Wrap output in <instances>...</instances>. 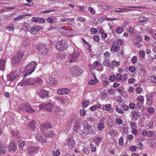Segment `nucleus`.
I'll list each match as a JSON object with an SVG mask.
<instances>
[{
    "label": "nucleus",
    "mask_w": 156,
    "mask_h": 156,
    "mask_svg": "<svg viewBox=\"0 0 156 156\" xmlns=\"http://www.w3.org/2000/svg\"><path fill=\"white\" fill-rule=\"evenodd\" d=\"M83 129L81 130V132L86 134H94L97 130L96 128L92 125H89L86 121H84L81 124Z\"/></svg>",
    "instance_id": "obj_1"
},
{
    "label": "nucleus",
    "mask_w": 156,
    "mask_h": 156,
    "mask_svg": "<svg viewBox=\"0 0 156 156\" xmlns=\"http://www.w3.org/2000/svg\"><path fill=\"white\" fill-rule=\"evenodd\" d=\"M24 56V53L21 51H19L12 58L11 63L14 66H16L21 62Z\"/></svg>",
    "instance_id": "obj_2"
},
{
    "label": "nucleus",
    "mask_w": 156,
    "mask_h": 156,
    "mask_svg": "<svg viewBox=\"0 0 156 156\" xmlns=\"http://www.w3.org/2000/svg\"><path fill=\"white\" fill-rule=\"evenodd\" d=\"M67 44L66 40H62L56 42L55 44V47L57 50L63 51L67 49Z\"/></svg>",
    "instance_id": "obj_3"
},
{
    "label": "nucleus",
    "mask_w": 156,
    "mask_h": 156,
    "mask_svg": "<svg viewBox=\"0 0 156 156\" xmlns=\"http://www.w3.org/2000/svg\"><path fill=\"white\" fill-rule=\"evenodd\" d=\"M37 49L39 54L41 55H46L48 52V49L46 45L44 43L38 44L36 45Z\"/></svg>",
    "instance_id": "obj_4"
},
{
    "label": "nucleus",
    "mask_w": 156,
    "mask_h": 156,
    "mask_svg": "<svg viewBox=\"0 0 156 156\" xmlns=\"http://www.w3.org/2000/svg\"><path fill=\"white\" fill-rule=\"evenodd\" d=\"M83 72V70L79 68L77 66H75L70 68V73L74 76H78L81 74Z\"/></svg>",
    "instance_id": "obj_5"
},
{
    "label": "nucleus",
    "mask_w": 156,
    "mask_h": 156,
    "mask_svg": "<svg viewBox=\"0 0 156 156\" xmlns=\"http://www.w3.org/2000/svg\"><path fill=\"white\" fill-rule=\"evenodd\" d=\"M37 65L35 62H32L28 65L25 68V71L27 74H31L34 70L36 67Z\"/></svg>",
    "instance_id": "obj_6"
},
{
    "label": "nucleus",
    "mask_w": 156,
    "mask_h": 156,
    "mask_svg": "<svg viewBox=\"0 0 156 156\" xmlns=\"http://www.w3.org/2000/svg\"><path fill=\"white\" fill-rule=\"evenodd\" d=\"M19 108L21 110L24 109L26 112L29 113H34L35 111L30 105L26 104H23L20 105Z\"/></svg>",
    "instance_id": "obj_7"
},
{
    "label": "nucleus",
    "mask_w": 156,
    "mask_h": 156,
    "mask_svg": "<svg viewBox=\"0 0 156 156\" xmlns=\"http://www.w3.org/2000/svg\"><path fill=\"white\" fill-rule=\"evenodd\" d=\"M28 80L29 85H36L43 83L42 80L39 78H29Z\"/></svg>",
    "instance_id": "obj_8"
},
{
    "label": "nucleus",
    "mask_w": 156,
    "mask_h": 156,
    "mask_svg": "<svg viewBox=\"0 0 156 156\" xmlns=\"http://www.w3.org/2000/svg\"><path fill=\"white\" fill-rule=\"evenodd\" d=\"M80 53L76 51H74L73 53L69 55V59L70 62H75L76 59L79 57Z\"/></svg>",
    "instance_id": "obj_9"
},
{
    "label": "nucleus",
    "mask_w": 156,
    "mask_h": 156,
    "mask_svg": "<svg viewBox=\"0 0 156 156\" xmlns=\"http://www.w3.org/2000/svg\"><path fill=\"white\" fill-rule=\"evenodd\" d=\"M40 109H42L50 111L53 107V104L51 102H48L47 104H42L39 105Z\"/></svg>",
    "instance_id": "obj_10"
},
{
    "label": "nucleus",
    "mask_w": 156,
    "mask_h": 156,
    "mask_svg": "<svg viewBox=\"0 0 156 156\" xmlns=\"http://www.w3.org/2000/svg\"><path fill=\"white\" fill-rule=\"evenodd\" d=\"M19 76V74H18L16 70L11 72L7 76L8 80L9 81H13Z\"/></svg>",
    "instance_id": "obj_11"
},
{
    "label": "nucleus",
    "mask_w": 156,
    "mask_h": 156,
    "mask_svg": "<svg viewBox=\"0 0 156 156\" xmlns=\"http://www.w3.org/2000/svg\"><path fill=\"white\" fill-rule=\"evenodd\" d=\"M16 145L15 144L14 141H12L11 142L9 147V151L10 152H14L16 148Z\"/></svg>",
    "instance_id": "obj_12"
},
{
    "label": "nucleus",
    "mask_w": 156,
    "mask_h": 156,
    "mask_svg": "<svg viewBox=\"0 0 156 156\" xmlns=\"http://www.w3.org/2000/svg\"><path fill=\"white\" fill-rule=\"evenodd\" d=\"M100 7L104 9L109 10L110 11L115 10L116 9L112 6L107 5L105 3H103L100 5Z\"/></svg>",
    "instance_id": "obj_13"
},
{
    "label": "nucleus",
    "mask_w": 156,
    "mask_h": 156,
    "mask_svg": "<svg viewBox=\"0 0 156 156\" xmlns=\"http://www.w3.org/2000/svg\"><path fill=\"white\" fill-rule=\"evenodd\" d=\"M49 92L47 90L44 89H41L39 93V95L40 97L43 99L47 97L48 96Z\"/></svg>",
    "instance_id": "obj_14"
},
{
    "label": "nucleus",
    "mask_w": 156,
    "mask_h": 156,
    "mask_svg": "<svg viewBox=\"0 0 156 156\" xmlns=\"http://www.w3.org/2000/svg\"><path fill=\"white\" fill-rule=\"evenodd\" d=\"M49 81L48 82V83L50 86H54L57 84L58 83L57 80H55L54 78L52 77H49Z\"/></svg>",
    "instance_id": "obj_15"
},
{
    "label": "nucleus",
    "mask_w": 156,
    "mask_h": 156,
    "mask_svg": "<svg viewBox=\"0 0 156 156\" xmlns=\"http://www.w3.org/2000/svg\"><path fill=\"white\" fill-rule=\"evenodd\" d=\"M131 113L132 115V119L133 121L137 120L140 114V112L136 111H132Z\"/></svg>",
    "instance_id": "obj_16"
},
{
    "label": "nucleus",
    "mask_w": 156,
    "mask_h": 156,
    "mask_svg": "<svg viewBox=\"0 0 156 156\" xmlns=\"http://www.w3.org/2000/svg\"><path fill=\"white\" fill-rule=\"evenodd\" d=\"M68 142L67 144L68 146L70 148H73L75 146V142L72 137L68 139Z\"/></svg>",
    "instance_id": "obj_17"
},
{
    "label": "nucleus",
    "mask_w": 156,
    "mask_h": 156,
    "mask_svg": "<svg viewBox=\"0 0 156 156\" xmlns=\"http://www.w3.org/2000/svg\"><path fill=\"white\" fill-rule=\"evenodd\" d=\"M69 92V90L65 88L59 89L57 90V92L59 95L68 94Z\"/></svg>",
    "instance_id": "obj_18"
},
{
    "label": "nucleus",
    "mask_w": 156,
    "mask_h": 156,
    "mask_svg": "<svg viewBox=\"0 0 156 156\" xmlns=\"http://www.w3.org/2000/svg\"><path fill=\"white\" fill-rule=\"evenodd\" d=\"M27 127L30 129H34L35 127V121L32 120L27 125Z\"/></svg>",
    "instance_id": "obj_19"
},
{
    "label": "nucleus",
    "mask_w": 156,
    "mask_h": 156,
    "mask_svg": "<svg viewBox=\"0 0 156 156\" xmlns=\"http://www.w3.org/2000/svg\"><path fill=\"white\" fill-rule=\"evenodd\" d=\"M142 134L144 135H146L148 136L151 137L153 135V133L151 131H147L145 130H143L142 131Z\"/></svg>",
    "instance_id": "obj_20"
},
{
    "label": "nucleus",
    "mask_w": 156,
    "mask_h": 156,
    "mask_svg": "<svg viewBox=\"0 0 156 156\" xmlns=\"http://www.w3.org/2000/svg\"><path fill=\"white\" fill-rule=\"evenodd\" d=\"M25 144L26 142L24 141L20 140L18 141V145L20 150L24 149L23 147Z\"/></svg>",
    "instance_id": "obj_21"
},
{
    "label": "nucleus",
    "mask_w": 156,
    "mask_h": 156,
    "mask_svg": "<svg viewBox=\"0 0 156 156\" xmlns=\"http://www.w3.org/2000/svg\"><path fill=\"white\" fill-rule=\"evenodd\" d=\"M5 59H0V69L3 71L4 70L5 67Z\"/></svg>",
    "instance_id": "obj_22"
},
{
    "label": "nucleus",
    "mask_w": 156,
    "mask_h": 156,
    "mask_svg": "<svg viewBox=\"0 0 156 156\" xmlns=\"http://www.w3.org/2000/svg\"><path fill=\"white\" fill-rule=\"evenodd\" d=\"M38 149V147H30L28 149V151L30 154H32Z\"/></svg>",
    "instance_id": "obj_23"
},
{
    "label": "nucleus",
    "mask_w": 156,
    "mask_h": 156,
    "mask_svg": "<svg viewBox=\"0 0 156 156\" xmlns=\"http://www.w3.org/2000/svg\"><path fill=\"white\" fill-rule=\"evenodd\" d=\"M22 28L24 30L28 32L30 29V26L27 23H25L23 24Z\"/></svg>",
    "instance_id": "obj_24"
},
{
    "label": "nucleus",
    "mask_w": 156,
    "mask_h": 156,
    "mask_svg": "<svg viewBox=\"0 0 156 156\" xmlns=\"http://www.w3.org/2000/svg\"><path fill=\"white\" fill-rule=\"evenodd\" d=\"M103 64L106 67H111V66H112V65L110 64L109 61L107 58L105 59L103 62Z\"/></svg>",
    "instance_id": "obj_25"
},
{
    "label": "nucleus",
    "mask_w": 156,
    "mask_h": 156,
    "mask_svg": "<svg viewBox=\"0 0 156 156\" xmlns=\"http://www.w3.org/2000/svg\"><path fill=\"white\" fill-rule=\"evenodd\" d=\"M128 8L127 9H122L120 8H119L118 9V10H116V9H115V10L114 11H115L116 12H124V10H131L132 9H130V8H135V7H128ZM116 9V8H115Z\"/></svg>",
    "instance_id": "obj_26"
},
{
    "label": "nucleus",
    "mask_w": 156,
    "mask_h": 156,
    "mask_svg": "<svg viewBox=\"0 0 156 156\" xmlns=\"http://www.w3.org/2000/svg\"><path fill=\"white\" fill-rule=\"evenodd\" d=\"M41 126L45 129H48L51 127V125L49 122H47L42 124Z\"/></svg>",
    "instance_id": "obj_27"
},
{
    "label": "nucleus",
    "mask_w": 156,
    "mask_h": 156,
    "mask_svg": "<svg viewBox=\"0 0 156 156\" xmlns=\"http://www.w3.org/2000/svg\"><path fill=\"white\" fill-rule=\"evenodd\" d=\"M111 105L110 104H107L103 106L102 107L103 110L109 111L111 109Z\"/></svg>",
    "instance_id": "obj_28"
},
{
    "label": "nucleus",
    "mask_w": 156,
    "mask_h": 156,
    "mask_svg": "<svg viewBox=\"0 0 156 156\" xmlns=\"http://www.w3.org/2000/svg\"><path fill=\"white\" fill-rule=\"evenodd\" d=\"M114 45H113L111 47V51L112 52L114 51V52H118L119 50V47H118L117 46H114Z\"/></svg>",
    "instance_id": "obj_29"
},
{
    "label": "nucleus",
    "mask_w": 156,
    "mask_h": 156,
    "mask_svg": "<svg viewBox=\"0 0 156 156\" xmlns=\"http://www.w3.org/2000/svg\"><path fill=\"white\" fill-rule=\"evenodd\" d=\"M29 85L28 79L25 80H22L20 83V85L22 86Z\"/></svg>",
    "instance_id": "obj_30"
},
{
    "label": "nucleus",
    "mask_w": 156,
    "mask_h": 156,
    "mask_svg": "<svg viewBox=\"0 0 156 156\" xmlns=\"http://www.w3.org/2000/svg\"><path fill=\"white\" fill-rule=\"evenodd\" d=\"M80 127V125L79 123L77 122L76 123L74 124V126L73 127V129L75 132H77V130Z\"/></svg>",
    "instance_id": "obj_31"
},
{
    "label": "nucleus",
    "mask_w": 156,
    "mask_h": 156,
    "mask_svg": "<svg viewBox=\"0 0 156 156\" xmlns=\"http://www.w3.org/2000/svg\"><path fill=\"white\" fill-rule=\"evenodd\" d=\"M105 127L104 124L102 122H100L98 123V129L99 130H102Z\"/></svg>",
    "instance_id": "obj_32"
},
{
    "label": "nucleus",
    "mask_w": 156,
    "mask_h": 156,
    "mask_svg": "<svg viewBox=\"0 0 156 156\" xmlns=\"http://www.w3.org/2000/svg\"><path fill=\"white\" fill-rule=\"evenodd\" d=\"M19 131L15 129L14 130H12L11 132V133L12 135L16 136L17 137L19 135Z\"/></svg>",
    "instance_id": "obj_33"
},
{
    "label": "nucleus",
    "mask_w": 156,
    "mask_h": 156,
    "mask_svg": "<svg viewBox=\"0 0 156 156\" xmlns=\"http://www.w3.org/2000/svg\"><path fill=\"white\" fill-rule=\"evenodd\" d=\"M123 132L126 134L128 132V127L127 126L126 124H123Z\"/></svg>",
    "instance_id": "obj_34"
},
{
    "label": "nucleus",
    "mask_w": 156,
    "mask_h": 156,
    "mask_svg": "<svg viewBox=\"0 0 156 156\" xmlns=\"http://www.w3.org/2000/svg\"><path fill=\"white\" fill-rule=\"evenodd\" d=\"M58 99L62 104H64L67 101L66 99L62 97H58Z\"/></svg>",
    "instance_id": "obj_35"
},
{
    "label": "nucleus",
    "mask_w": 156,
    "mask_h": 156,
    "mask_svg": "<svg viewBox=\"0 0 156 156\" xmlns=\"http://www.w3.org/2000/svg\"><path fill=\"white\" fill-rule=\"evenodd\" d=\"M39 31V29H37L35 27H33L31 28L30 30V32L33 34H35L37 33L38 31Z\"/></svg>",
    "instance_id": "obj_36"
},
{
    "label": "nucleus",
    "mask_w": 156,
    "mask_h": 156,
    "mask_svg": "<svg viewBox=\"0 0 156 156\" xmlns=\"http://www.w3.org/2000/svg\"><path fill=\"white\" fill-rule=\"evenodd\" d=\"M123 29L121 27H118L116 29V32L117 34H121L123 32Z\"/></svg>",
    "instance_id": "obj_37"
},
{
    "label": "nucleus",
    "mask_w": 156,
    "mask_h": 156,
    "mask_svg": "<svg viewBox=\"0 0 156 156\" xmlns=\"http://www.w3.org/2000/svg\"><path fill=\"white\" fill-rule=\"evenodd\" d=\"M153 98H149L147 97V103L148 105H151L153 102Z\"/></svg>",
    "instance_id": "obj_38"
},
{
    "label": "nucleus",
    "mask_w": 156,
    "mask_h": 156,
    "mask_svg": "<svg viewBox=\"0 0 156 156\" xmlns=\"http://www.w3.org/2000/svg\"><path fill=\"white\" fill-rule=\"evenodd\" d=\"M52 154L55 156H58L60 154V152L59 149H57L56 151H53L52 152Z\"/></svg>",
    "instance_id": "obj_39"
},
{
    "label": "nucleus",
    "mask_w": 156,
    "mask_h": 156,
    "mask_svg": "<svg viewBox=\"0 0 156 156\" xmlns=\"http://www.w3.org/2000/svg\"><path fill=\"white\" fill-rule=\"evenodd\" d=\"M137 100L141 103H143L144 101V98L142 96H139L137 98Z\"/></svg>",
    "instance_id": "obj_40"
},
{
    "label": "nucleus",
    "mask_w": 156,
    "mask_h": 156,
    "mask_svg": "<svg viewBox=\"0 0 156 156\" xmlns=\"http://www.w3.org/2000/svg\"><path fill=\"white\" fill-rule=\"evenodd\" d=\"M6 147L5 145H3V146L0 148V154H4L5 153V151L6 150Z\"/></svg>",
    "instance_id": "obj_41"
},
{
    "label": "nucleus",
    "mask_w": 156,
    "mask_h": 156,
    "mask_svg": "<svg viewBox=\"0 0 156 156\" xmlns=\"http://www.w3.org/2000/svg\"><path fill=\"white\" fill-rule=\"evenodd\" d=\"M101 137H99L96 138L95 140L96 144L98 145L101 142Z\"/></svg>",
    "instance_id": "obj_42"
},
{
    "label": "nucleus",
    "mask_w": 156,
    "mask_h": 156,
    "mask_svg": "<svg viewBox=\"0 0 156 156\" xmlns=\"http://www.w3.org/2000/svg\"><path fill=\"white\" fill-rule=\"evenodd\" d=\"M73 122V119H70V120H69L66 124V129H69V128L70 126L72 124Z\"/></svg>",
    "instance_id": "obj_43"
},
{
    "label": "nucleus",
    "mask_w": 156,
    "mask_h": 156,
    "mask_svg": "<svg viewBox=\"0 0 156 156\" xmlns=\"http://www.w3.org/2000/svg\"><path fill=\"white\" fill-rule=\"evenodd\" d=\"M120 62L119 61L116 62L115 61H113L112 62V64L114 66H118L120 64Z\"/></svg>",
    "instance_id": "obj_44"
},
{
    "label": "nucleus",
    "mask_w": 156,
    "mask_h": 156,
    "mask_svg": "<svg viewBox=\"0 0 156 156\" xmlns=\"http://www.w3.org/2000/svg\"><path fill=\"white\" fill-rule=\"evenodd\" d=\"M139 21L140 22L143 23L146 21L147 20L146 18L143 16H140L139 18Z\"/></svg>",
    "instance_id": "obj_45"
},
{
    "label": "nucleus",
    "mask_w": 156,
    "mask_h": 156,
    "mask_svg": "<svg viewBox=\"0 0 156 156\" xmlns=\"http://www.w3.org/2000/svg\"><path fill=\"white\" fill-rule=\"evenodd\" d=\"M136 91L137 94H140L142 92V89L140 87H138L136 89Z\"/></svg>",
    "instance_id": "obj_46"
},
{
    "label": "nucleus",
    "mask_w": 156,
    "mask_h": 156,
    "mask_svg": "<svg viewBox=\"0 0 156 156\" xmlns=\"http://www.w3.org/2000/svg\"><path fill=\"white\" fill-rule=\"evenodd\" d=\"M97 31H98L96 29L94 28H92L90 30V33L92 34H96Z\"/></svg>",
    "instance_id": "obj_47"
},
{
    "label": "nucleus",
    "mask_w": 156,
    "mask_h": 156,
    "mask_svg": "<svg viewBox=\"0 0 156 156\" xmlns=\"http://www.w3.org/2000/svg\"><path fill=\"white\" fill-rule=\"evenodd\" d=\"M131 127L132 129H136L137 128V126L135 122H132L130 124Z\"/></svg>",
    "instance_id": "obj_48"
},
{
    "label": "nucleus",
    "mask_w": 156,
    "mask_h": 156,
    "mask_svg": "<svg viewBox=\"0 0 156 156\" xmlns=\"http://www.w3.org/2000/svg\"><path fill=\"white\" fill-rule=\"evenodd\" d=\"M115 121L118 124H121L123 123L122 120L119 118H117L115 120Z\"/></svg>",
    "instance_id": "obj_49"
},
{
    "label": "nucleus",
    "mask_w": 156,
    "mask_h": 156,
    "mask_svg": "<svg viewBox=\"0 0 156 156\" xmlns=\"http://www.w3.org/2000/svg\"><path fill=\"white\" fill-rule=\"evenodd\" d=\"M86 113V111L84 109H82L80 111V115L81 116H84Z\"/></svg>",
    "instance_id": "obj_50"
},
{
    "label": "nucleus",
    "mask_w": 156,
    "mask_h": 156,
    "mask_svg": "<svg viewBox=\"0 0 156 156\" xmlns=\"http://www.w3.org/2000/svg\"><path fill=\"white\" fill-rule=\"evenodd\" d=\"M140 74L141 75V76H144L146 74V72L145 71V70L143 69V68H141L140 69Z\"/></svg>",
    "instance_id": "obj_51"
},
{
    "label": "nucleus",
    "mask_w": 156,
    "mask_h": 156,
    "mask_svg": "<svg viewBox=\"0 0 156 156\" xmlns=\"http://www.w3.org/2000/svg\"><path fill=\"white\" fill-rule=\"evenodd\" d=\"M89 103V102L88 101L83 102L82 104L83 107V108H85L88 105Z\"/></svg>",
    "instance_id": "obj_52"
},
{
    "label": "nucleus",
    "mask_w": 156,
    "mask_h": 156,
    "mask_svg": "<svg viewBox=\"0 0 156 156\" xmlns=\"http://www.w3.org/2000/svg\"><path fill=\"white\" fill-rule=\"evenodd\" d=\"M127 78V76L126 74H124L121 75V80L122 81H124Z\"/></svg>",
    "instance_id": "obj_53"
},
{
    "label": "nucleus",
    "mask_w": 156,
    "mask_h": 156,
    "mask_svg": "<svg viewBox=\"0 0 156 156\" xmlns=\"http://www.w3.org/2000/svg\"><path fill=\"white\" fill-rule=\"evenodd\" d=\"M123 140L122 137L121 136L119 139V144L120 146L122 145L123 144Z\"/></svg>",
    "instance_id": "obj_54"
},
{
    "label": "nucleus",
    "mask_w": 156,
    "mask_h": 156,
    "mask_svg": "<svg viewBox=\"0 0 156 156\" xmlns=\"http://www.w3.org/2000/svg\"><path fill=\"white\" fill-rule=\"evenodd\" d=\"M108 92H109L110 94H112L113 95L116 92L115 90L113 89H110L108 90Z\"/></svg>",
    "instance_id": "obj_55"
},
{
    "label": "nucleus",
    "mask_w": 156,
    "mask_h": 156,
    "mask_svg": "<svg viewBox=\"0 0 156 156\" xmlns=\"http://www.w3.org/2000/svg\"><path fill=\"white\" fill-rule=\"evenodd\" d=\"M136 149V147L134 146H130L129 148V150L132 151H135Z\"/></svg>",
    "instance_id": "obj_56"
},
{
    "label": "nucleus",
    "mask_w": 156,
    "mask_h": 156,
    "mask_svg": "<svg viewBox=\"0 0 156 156\" xmlns=\"http://www.w3.org/2000/svg\"><path fill=\"white\" fill-rule=\"evenodd\" d=\"M23 18V16H18L16 18L13 19V20L14 21L19 20Z\"/></svg>",
    "instance_id": "obj_57"
},
{
    "label": "nucleus",
    "mask_w": 156,
    "mask_h": 156,
    "mask_svg": "<svg viewBox=\"0 0 156 156\" xmlns=\"http://www.w3.org/2000/svg\"><path fill=\"white\" fill-rule=\"evenodd\" d=\"M135 104L132 103H130L129 105V107L130 109H133L134 108L135 106Z\"/></svg>",
    "instance_id": "obj_58"
},
{
    "label": "nucleus",
    "mask_w": 156,
    "mask_h": 156,
    "mask_svg": "<svg viewBox=\"0 0 156 156\" xmlns=\"http://www.w3.org/2000/svg\"><path fill=\"white\" fill-rule=\"evenodd\" d=\"M151 81L154 83H156V77L154 76H152L150 77Z\"/></svg>",
    "instance_id": "obj_59"
},
{
    "label": "nucleus",
    "mask_w": 156,
    "mask_h": 156,
    "mask_svg": "<svg viewBox=\"0 0 156 156\" xmlns=\"http://www.w3.org/2000/svg\"><path fill=\"white\" fill-rule=\"evenodd\" d=\"M117 133V132L116 130H110L109 132V134L112 136L113 135V134H114V135H115Z\"/></svg>",
    "instance_id": "obj_60"
},
{
    "label": "nucleus",
    "mask_w": 156,
    "mask_h": 156,
    "mask_svg": "<svg viewBox=\"0 0 156 156\" xmlns=\"http://www.w3.org/2000/svg\"><path fill=\"white\" fill-rule=\"evenodd\" d=\"M135 68L134 66H130L129 67V70L132 72H135Z\"/></svg>",
    "instance_id": "obj_61"
},
{
    "label": "nucleus",
    "mask_w": 156,
    "mask_h": 156,
    "mask_svg": "<svg viewBox=\"0 0 156 156\" xmlns=\"http://www.w3.org/2000/svg\"><path fill=\"white\" fill-rule=\"evenodd\" d=\"M98 108L97 105H94L90 108V110L91 111H94L97 108Z\"/></svg>",
    "instance_id": "obj_62"
},
{
    "label": "nucleus",
    "mask_w": 156,
    "mask_h": 156,
    "mask_svg": "<svg viewBox=\"0 0 156 156\" xmlns=\"http://www.w3.org/2000/svg\"><path fill=\"white\" fill-rule=\"evenodd\" d=\"M115 110L119 114H122L124 113L123 111L119 108H116Z\"/></svg>",
    "instance_id": "obj_63"
},
{
    "label": "nucleus",
    "mask_w": 156,
    "mask_h": 156,
    "mask_svg": "<svg viewBox=\"0 0 156 156\" xmlns=\"http://www.w3.org/2000/svg\"><path fill=\"white\" fill-rule=\"evenodd\" d=\"M93 39L95 41L97 42L99 41L100 40L99 36L97 35H94L93 37Z\"/></svg>",
    "instance_id": "obj_64"
}]
</instances>
